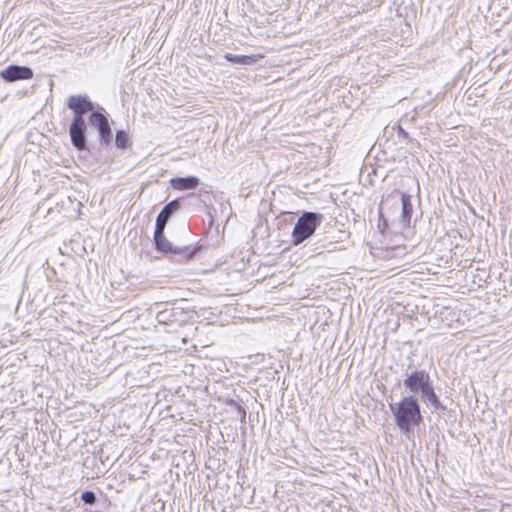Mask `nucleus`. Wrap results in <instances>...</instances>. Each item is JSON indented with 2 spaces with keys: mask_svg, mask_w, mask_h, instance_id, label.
<instances>
[{
  "mask_svg": "<svg viewBox=\"0 0 512 512\" xmlns=\"http://www.w3.org/2000/svg\"><path fill=\"white\" fill-rule=\"evenodd\" d=\"M390 408L395 423L402 432H409L423 421L420 405L414 396L403 397L398 403L391 405Z\"/></svg>",
  "mask_w": 512,
  "mask_h": 512,
  "instance_id": "nucleus-1",
  "label": "nucleus"
},
{
  "mask_svg": "<svg viewBox=\"0 0 512 512\" xmlns=\"http://www.w3.org/2000/svg\"><path fill=\"white\" fill-rule=\"evenodd\" d=\"M405 387L410 392H420L433 406L439 405V399L431 384L429 374L424 370H416L404 380Z\"/></svg>",
  "mask_w": 512,
  "mask_h": 512,
  "instance_id": "nucleus-2",
  "label": "nucleus"
},
{
  "mask_svg": "<svg viewBox=\"0 0 512 512\" xmlns=\"http://www.w3.org/2000/svg\"><path fill=\"white\" fill-rule=\"evenodd\" d=\"M322 220V215L314 212H304L297 220L292 231V242L299 245L312 236Z\"/></svg>",
  "mask_w": 512,
  "mask_h": 512,
  "instance_id": "nucleus-3",
  "label": "nucleus"
},
{
  "mask_svg": "<svg viewBox=\"0 0 512 512\" xmlns=\"http://www.w3.org/2000/svg\"><path fill=\"white\" fill-rule=\"evenodd\" d=\"M400 197L402 204L401 221L404 226L409 227L411 223V217L413 207L411 204V198L408 194L402 193L399 190H394L392 193L382 198L379 211L382 213L384 210H396L397 201L396 198Z\"/></svg>",
  "mask_w": 512,
  "mask_h": 512,
  "instance_id": "nucleus-4",
  "label": "nucleus"
},
{
  "mask_svg": "<svg viewBox=\"0 0 512 512\" xmlns=\"http://www.w3.org/2000/svg\"><path fill=\"white\" fill-rule=\"evenodd\" d=\"M0 76L6 82H15L18 80H30L34 74L29 67L9 65L0 72Z\"/></svg>",
  "mask_w": 512,
  "mask_h": 512,
  "instance_id": "nucleus-5",
  "label": "nucleus"
},
{
  "mask_svg": "<svg viewBox=\"0 0 512 512\" xmlns=\"http://www.w3.org/2000/svg\"><path fill=\"white\" fill-rule=\"evenodd\" d=\"M85 122L83 118L80 117H74L72 120V123L70 125L69 133L71 137V141L73 145L78 150H84L85 149Z\"/></svg>",
  "mask_w": 512,
  "mask_h": 512,
  "instance_id": "nucleus-6",
  "label": "nucleus"
},
{
  "mask_svg": "<svg viewBox=\"0 0 512 512\" xmlns=\"http://www.w3.org/2000/svg\"><path fill=\"white\" fill-rule=\"evenodd\" d=\"M69 109L73 110L74 117L83 118V115L93 110L92 102L86 96H71L67 103Z\"/></svg>",
  "mask_w": 512,
  "mask_h": 512,
  "instance_id": "nucleus-7",
  "label": "nucleus"
},
{
  "mask_svg": "<svg viewBox=\"0 0 512 512\" xmlns=\"http://www.w3.org/2000/svg\"><path fill=\"white\" fill-rule=\"evenodd\" d=\"M89 121L91 125L97 127L101 139L106 143L110 142L112 132L107 118L102 113L93 112L89 117Z\"/></svg>",
  "mask_w": 512,
  "mask_h": 512,
  "instance_id": "nucleus-8",
  "label": "nucleus"
},
{
  "mask_svg": "<svg viewBox=\"0 0 512 512\" xmlns=\"http://www.w3.org/2000/svg\"><path fill=\"white\" fill-rule=\"evenodd\" d=\"M164 229L158 231V227H155L154 241L156 249L165 254H178L182 252V249L174 248L171 242L164 236Z\"/></svg>",
  "mask_w": 512,
  "mask_h": 512,
  "instance_id": "nucleus-9",
  "label": "nucleus"
},
{
  "mask_svg": "<svg viewBox=\"0 0 512 512\" xmlns=\"http://www.w3.org/2000/svg\"><path fill=\"white\" fill-rule=\"evenodd\" d=\"M180 208V204L178 200H172L169 202L159 213L156 219V226L158 227V231L160 229H164L169 217L176 212Z\"/></svg>",
  "mask_w": 512,
  "mask_h": 512,
  "instance_id": "nucleus-10",
  "label": "nucleus"
},
{
  "mask_svg": "<svg viewBox=\"0 0 512 512\" xmlns=\"http://www.w3.org/2000/svg\"><path fill=\"white\" fill-rule=\"evenodd\" d=\"M171 186L179 191L195 189L199 185V179L194 176L177 177L170 181Z\"/></svg>",
  "mask_w": 512,
  "mask_h": 512,
  "instance_id": "nucleus-11",
  "label": "nucleus"
},
{
  "mask_svg": "<svg viewBox=\"0 0 512 512\" xmlns=\"http://www.w3.org/2000/svg\"><path fill=\"white\" fill-rule=\"evenodd\" d=\"M264 58L262 54H252V55H241L240 56V64L241 65H250L252 63L257 62L258 60Z\"/></svg>",
  "mask_w": 512,
  "mask_h": 512,
  "instance_id": "nucleus-12",
  "label": "nucleus"
},
{
  "mask_svg": "<svg viewBox=\"0 0 512 512\" xmlns=\"http://www.w3.org/2000/svg\"><path fill=\"white\" fill-rule=\"evenodd\" d=\"M128 143V137L127 134L124 131H117L116 137H115V144L118 148H126Z\"/></svg>",
  "mask_w": 512,
  "mask_h": 512,
  "instance_id": "nucleus-13",
  "label": "nucleus"
},
{
  "mask_svg": "<svg viewBox=\"0 0 512 512\" xmlns=\"http://www.w3.org/2000/svg\"><path fill=\"white\" fill-rule=\"evenodd\" d=\"M82 500L87 504H94L96 501L95 494L92 491H86L81 496Z\"/></svg>",
  "mask_w": 512,
  "mask_h": 512,
  "instance_id": "nucleus-14",
  "label": "nucleus"
},
{
  "mask_svg": "<svg viewBox=\"0 0 512 512\" xmlns=\"http://www.w3.org/2000/svg\"><path fill=\"white\" fill-rule=\"evenodd\" d=\"M240 56L241 55H233V54H230V53H227L224 55V58L230 62V63H233V64H240Z\"/></svg>",
  "mask_w": 512,
  "mask_h": 512,
  "instance_id": "nucleus-15",
  "label": "nucleus"
}]
</instances>
